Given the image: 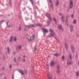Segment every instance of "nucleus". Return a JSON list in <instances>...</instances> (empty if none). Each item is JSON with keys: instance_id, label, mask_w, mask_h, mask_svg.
Wrapping results in <instances>:
<instances>
[{"instance_id": "nucleus-50", "label": "nucleus", "mask_w": 79, "mask_h": 79, "mask_svg": "<svg viewBox=\"0 0 79 79\" xmlns=\"http://www.w3.org/2000/svg\"><path fill=\"white\" fill-rule=\"evenodd\" d=\"M55 39H56L57 40V39H56V38L55 37Z\"/></svg>"}, {"instance_id": "nucleus-23", "label": "nucleus", "mask_w": 79, "mask_h": 79, "mask_svg": "<svg viewBox=\"0 0 79 79\" xmlns=\"http://www.w3.org/2000/svg\"><path fill=\"white\" fill-rule=\"evenodd\" d=\"M56 72L57 73H60V70H59V69H57Z\"/></svg>"}, {"instance_id": "nucleus-41", "label": "nucleus", "mask_w": 79, "mask_h": 79, "mask_svg": "<svg viewBox=\"0 0 79 79\" xmlns=\"http://www.w3.org/2000/svg\"><path fill=\"white\" fill-rule=\"evenodd\" d=\"M71 18H74V15H71Z\"/></svg>"}, {"instance_id": "nucleus-19", "label": "nucleus", "mask_w": 79, "mask_h": 79, "mask_svg": "<svg viewBox=\"0 0 79 79\" xmlns=\"http://www.w3.org/2000/svg\"><path fill=\"white\" fill-rule=\"evenodd\" d=\"M54 55L56 56H58L59 54H58V53H56V54H54Z\"/></svg>"}, {"instance_id": "nucleus-45", "label": "nucleus", "mask_w": 79, "mask_h": 79, "mask_svg": "<svg viewBox=\"0 0 79 79\" xmlns=\"http://www.w3.org/2000/svg\"><path fill=\"white\" fill-rule=\"evenodd\" d=\"M26 30H27L26 28H25L24 29V31H26Z\"/></svg>"}, {"instance_id": "nucleus-11", "label": "nucleus", "mask_w": 79, "mask_h": 79, "mask_svg": "<svg viewBox=\"0 0 79 79\" xmlns=\"http://www.w3.org/2000/svg\"><path fill=\"white\" fill-rule=\"evenodd\" d=\"M70 30L71 32H72L73 31V27L72 25H70Z\"/></svg>"}, {"instance_id": "nucleus-24", "label": "nucleus", "mask_w": 79, "mask_h": 79, "mask_svg": "<svg viewBox=\"0 0 79 79\" xmlns=\"http://www.w3.org/2000/svg\"><path fill=\"white\" fill-rule=\"evenodd\" d=\"M60 4H59V2H56V6H58V5H59Z\"/></svg>"}, {"instance_id": "nucleus-14", "label": "nucleus", "mask_w": 79, "mask_h": 79, "mask_svg": "<svg viewBox=\"0 0 79 79\" xmlns=\"http://www.w3.org/2000/svg\"><path fill=\"white\" fill-rule=\"evenodd\" d=\"M19 73L21 74L22 76H24V72H23V71H21L19 72Z\"/></svg>"}, {"instance_id": "nucleus-2", "label": "nucleus", "mask_w": 79, "mask_h": 79, "mask_svg": "<svg viewBox=\"0 0 79 79\" xmlns=\"http://www.w3.org/2000/svg\"><path fill=\"white\" fill-rule=\"evenodd\" d=\"M6 25L7 27H11V23L10 22V21L8 20L7 21Z\"/></svg>"}, {"instance_id": "nucleus-32", "label": "nucleus", "mask_w": 79, "mask_h": 79, "mask_svg": "<svg viewBox=\"0 0 79 79\" xmlns=\"http://www.w3.org/2000/svg\"><path fill=\"white\" fill-rule=\"evenodd\" d=\"M73 24H76V20H74L73 21Z\"/></svg>"}, {"instance_id": "nucleus-28", "label": "nucleus", "mask_w": 79, "mask_h": 79, "mask_svg": "<svg viewBox=\"0 0 79 79\" xmlns=\"http://www.w3.org/2000/svg\"><path fill=\"white\" fill-rule=\"evenodd\" d=\"M69 59H72V56L71 54L69 55Z\"/></svg>"}, {"instance_id": "nucleus-52", "label": "nucleus", "mask_w": 79, "mask_h": 79, "mask_svg": "<svg viewBox=\"0 0 79 79\" xmlns=\"http://www.w3.org/2000/svg\"><path fill=\"white\" fill-rule=\"evenodd\" d=\"M0 16H3V15H0Z\"/></svg>"}, {"instance_id": "nucleus-4", "label": "nucleus", "mask_w": 79, "mask_h": 79, "mask_svg": "<svg viewBox=\"0 0 79 79\" xmlns=\"http://www.w3.org/2000/svg\"><path fill=\"white\" fill-rule=\"evenodd\" d=\"M41 29L43 31L44 34H45V32H46L47 33L48 32V31L46 29L44 28L43 27L41 28Z\"/></svg>"}, {"instance_id": "nucleus-53", "label": "nucleus", "mask_w": 79, "mask_h": 79, "mask_svg": "<svg viewBox=\"0 0 79 79\" xmlns=\"http://www.w3.org/2000/svg\"><path fill=\"white\" fill-rule=\"evenodd\" d=\"M57 2H59L60 1V0H56Z\"/></svg>"}, {"instance_id": "nucleus-20", "label": "nucleus", "mask_w": 79, "mask_h": 79, "mask_svg": "<svg viewBox=\"0 0 79 79\" xmlns=\"http://www.w3.org/2000/svg\"><path fill=\"white\" fill-rule=\"evenodd\" d=\"M53 20L55 22L56 24V19L55 18L53 17Z\"/></svg>"}, {"instance_id": "nucleus-21", "label": "nucleus", "mask_w": 79, "mask_h": 79, "mask_svg": "<svg viewBox=\"0 0 79 79\" xmlns=\"http://www.w3.org/2000/svg\"><path fill=\"white\" fill-rule=\"evenodd\" d=\"M18 48L19 49H20L21 48H22V46H21V45H20L18 46Z\"/></svg>"}, {"instance_id": "nucleus-31", "label": "nucleus", "mask_w": 79, "mask_h": 79, "mask_svg": "<svg viewBox=\"0 0 79 79\" xmlns=\"http://www.w3.org/2000/svg\"><path fill=\"white\" fill-rule=\"evenodd\" d=\"M26 38L28 39L29 38V36L28 35V34L26 35Z\"/></svg>"}, {"instance_id": "nucleus-56", "label": "nucleus", "mask_w": 79, "mask_h": 79, "mask_svg": "<svg viewBox=\"0 0 79 79\" xmlns=\"http://www.w3.org/2000/svg\"><path fill=\"white\" fill-rule=\"evenodd\" d=\"M23 61H24H24H25V60H23Z\"/></svg>"}, {"instance_id": "nucleus-39", "label": "nucleus", "mask_w": 79, "mask_h": 79, "mask_svg": "<svg viewBox=\"0 0 79 79\" xmlns=\"http://www.w3.org/2000/svg\"><path fill=\"white\" fill-rule=\"evenodd\" d=\"M51 7H52V8H53V5L52 4H51Z\"/></svg>"}, {"instance_id": "nucleus-12", "label": "nucleus", "mask_w": 79, "mask_h": 79, "mask_svg": "<svg viewBox=\"0 0 79 79\" xmlns=\"http://www.w3.org/2000/svg\"><path fill=\"white\" fill-rule=\"evenodd\" d=\"M50 65L51 66H53L55 65V62L53 61H51L50 63Z\"/></svg>"}, {"instance_id": "nucleus-35", "label": "nucleus", "mask_w": 79, "mask_h": 79, "mask_svg": "<svg viewBox=\"0 0 79 79\" xmlns=\"http://www.w3.org/2000/svg\"><path fill=\"white\" fill-rule=\"evenodd\" d=\"M68 18H66V20L65 21L66 23H68Z\"/></svg>"}, {"instance_id": "nucleus-44", "label": "nucleus", "mask_w": 79, "mask_h": 79, "mask_svg": "<svg viewBox=\"0 0 79 79\" xmlns=\"http://www.w3.org/2000/svg\"><path fill=\"white\" fill-rule=\"evenodd\" d=\"M66 25H67V26H68V22H66Z\"/></svg>"}, {"instance_id": "nucleus-34", "label": "nucleus", "mask_w": 79, "mask_h": 79, "mask_svg": "<svg viewBox=\"0 0 79 79\" xmlns=\"http://www.w3.org/2000/svg\"><path fill=\"white\" fill-rule=\"evenodd\" d=\"M60 69V65H58L57 66V69Z\"/></svg>"}, {"instance_id": "nucleus-60", "label": "nucleus", "mask_w": 79, "mask_h": 79, "mask_svg": "<svg viewBox=\"0 0 79 79\" xmlns=\"http://www.w3.org/2000/svg\"><path fill=\"white\" fill-rule=\"evenodd\" d=\"M14 60H16V58H14Z\"/></svg>"}, {"instance_id": "nucleus-46", "label": "nucleus", "mask_w": 79, "mask_h": 79, "mask_svg": "<svg viewBox=\"0 0 79 79\" xmlns=\"http://www.w3.org/2000/svg\"><path fill=\"white\" fill-rule=\"evenodd\" d=\"M36 26H39V24L36 23Z\"/></svg>"}, {"instance_id": "nucleus-62", "label": "nucleus", "mask_w": 79, "mask_h": 79, "mask_svg": "<svg viewBox=\"0 0 79 79\" xmlns=\"http://www.w3.org/2000/svg\"><path fill=\"white\" fill-rule=\"evenodd\" d=\"M9 16H10V15H9Z\"/></svg>"}, {"instance_id": "nucleus-22", "label": "nucleus", "mask_w": 79, "mask_h": 79, "mask_svg": "<svg viewBox=\"0 0 79 79\" xmlns=\"http://www.w3.org/2000/svg\"><path fill=\"white\" fill-rule=\"evenodd\" d=\"M51 22H52V20H51V21H50V20L49 21H48V26H49V25L50 24V23H51Z\"/></svg>"}, {"instance_id": "nucleus-54", "label": "nucleus", "mask_w": 79, "mask_h": 79, "mask_svg": "<svg viewBox=\"0 0 79 79\" xmlns=\"http://www.w3.org/2000/svg\"><path fill=\"white\" fill-rule=\"evenodd\" d=\"M35 15H37V12H35Z\"/></svg>"}, {"instance_id": "nucleus-7", "label": "nucleus", "mask_w": 79, "mask_h": 79, "mask_svg": "<svg viewBox=\"0 0 79 79\" xmlns=\"http://www.w3.org/2000/svg\"><path fill=\"white\" fill-rule=\"evenodd\" d=\"M46 16L47 17V18H49V19H50V21H51V19H52V18H50V16L51 15L50 14H46Z\"/></svg>"}, {"instance_id": "nucleus-3", "label": "nucleus", "mask_w": 79, "mask_h": 79, "mask_svg": "<svg viewBox=\"0 0 79 79\" xmlns=\"http://www.w3.org/2000/svg\"><path fill=\"white\" fill-rule=\"evenodd\" d=\"M73 6V2L72 0H70V3L69 7L70 8H72Z\"/></svg>"}, {"instance_id": "nucleus-36", "label": "nucleus", "mask_w": 79, "mask_h": 79, "mask_svg": "<svg viewBox=\"0 0 79 79\" xmlns=\"http://www.w3.org/2000/svg\"><path fill=\"white\" fill-rule=\"evenodd\" d=\"M38 26L40 27H42V25H40V23H38Z\"/></svg>"}, {"instance_id": "nucleus-9", "label": "nucleus", "mask_w": 79, "mask_h": 79, "mask_svg": "<svg viewBox=\"0 0 79 79\" xmlns=\"http://www.w3.org/2000/svg\"><path fill=\"white\" fill-rule=\"evenodd\" d=\"M67 65L69 66L71 64V61L69 60H68L67 62Z\"/></svg>"}, {"instance_id": "nucleus-5", "label": "nucleus", "mask_w": 79, "mask_h": 79, "mask_svg": "<svg viewBox=\"0 0 79 79\" xmlns=\"http://www.w3.org/2000/svg\"><path fill=\"white\" fill-rule=\"evenodd\" d=\"M35 38V35H33L30 37V40L31 41H32V40H33Z\"/></svg>"}, {"instance_id": "nucleus-55", "label": "nucleus", "mask_w": 79, "mask_h": 79, "mask_svg": "<svg viewBox=\"0 0 79 79\" xmlns=\"http://www.w3.org/2000/svg\"><path fill=\"white\" fill-rule=\"evenodd\" d=\"M1 53H2V52H1V51H0V54H1Z\"/></svg>"}, {"instance_id": "nucleus-1", "label": "nucleus", "mask_w": 79, "mask_h": 79, "mask_svg": "<svg viewBox=\"0 0 79 79\" xmlns=\"http://www.w3.org/2000/svg\"><path fill=\"white\" fill-rule=\"evenodd\" d=\"M49 31L51 33L49 35V37H52L53 35H55V33L53 32V31L52 29H50Z\"/></svg>"}, {"instance_id": "nucleus-6", "label": "nucleus", "mask_w": 79, "mask_h": 79, "mask_svg": "<svg viewBox=\"0 0 79 79\" xmlns=\"http://www.w3.org/2000/svg\"><path fill=\"white\" fill-rule=\"evenodd\" d=\"M57 28L58 29H61V30H62V31H63V28H62V27L61 25H58V26Z\"/></svg>"}, {"instance_id": "nucleus-30", "label": "nucleus", "mask_w": 79, "mask_h": 79, "mask_svg": "<svg viewBox=\"0 0 79 79\" xmlns=\"http://www.w3.org/2000/svg\"><path fill=\"white\" fill-rule=\"evenodd\" d=\"M36 48H37V47H35L33 49V52H35L36 51Z\"/></svg>"}, {"instance_id": "nucleus-49", "label": "nucleus", "mask_w": 79, "mask_h": 79, "mask_svg": "<svg viewBox=\"0 0 79 79\" xmlns=\"http://www.w3.org/2000/svg\"><path fill=\"white\" fill-rule=\"evenodd\" d=\"M14 55H15V54H16V52H14Z\"/></svg>"}, {"instance_id": "nucleus-59", "label": "nucleus", "mask_w": 79, "mask_h": 79, "mask_svg": "<svg viewBox=\"0 0 79 79\" xmlns=\"http://www.w3.org/2000/svg\"><path fill=\"white\" fill-rule=\"evenodd\" d=\"M78 65H79V61H78Z\"/></svg>"}, {"instance_id": "nucleus-10", "label": "nucleus", "mask_w": 79, "mask_h": 79, "mask_svg": "<svg viewBox=\"0 0 79 79\" xmlns=\"http://www.w3.org/2000/svg\"><path fill=\"white\" fill-rule=\"evenodd\" d=\"M71 48L72 49L73 53H74V52H75V49H74V47L72 46L71 47Z\"/></svg>"}, {"instance_id": "nucleus-29", "label": "nucleus", "mask_w": 79, "mask_h": 79, "mask_svg": "<svg viewBox=\"0 0 79 79\" xmlns=\"http://www.w3.org/2000/svg\"><path fill=\"white\" fill-rule=\"evenodd\" d=\"M3 22H5V20H2L0 21V24H2V23H3Z\"/></svg>"}, {"instance_id": "nucleus-40", "label": "nucleus", "mask_w": 79, "mask_h": 79, "mask_svg": "<svg viewBox=\"0 0 79 79\" xmlns=\"http://www.w3.org/2000/svg\"><path fill=\"white\" fill-rule=\"evenodd\" d=\"M75 56H76V58H77L78 56V55L77 54V53L76 54Z\"/></svg>"}, {"instance_id": "nucleus-27", "label": "nucleus", "mask_w": 79, "mask_h": 79, "mask_svg": "<svg viewBox=\"0 0 79 79\" xmlns=\"http://www.w3.org/2000/svg\"><path fill=\"white\" fill-rule=\"evenodd\" d=\"M9 5L10 6H11V0H10Z\"/></svg>"}, {"instance_id": "nucleus-57", "label": "nucleus", "mask_w": 79, "mask_h": 79, "mask_svg": "<svg viewBox=\"0 0 79 79\" xmlns=\"http://www.w3.org/2000/svg\"><path fill=\"white\" fill-rule=\"evenodd\" d=\"M13 79H14V77L13 76Z\"/></svg>"}, {"instance_id": "nucleus-51", "label": "nucleus", "mask_w": 79, "mask_h": 79, "mask_svg": "<svg viewBox=\"0 0 79 79\" xmlns=\"http://www.w3.org/2000/svg\"><path fill=\"white\" fill-rule=\"evenodd\" d=\"M16 60H14V61H15V62H16Z\"/></svg>"}, {"instance_id": "nucleus-48", "label": "nucleus", "mask_w": 79, "mask_h": 79, "mask_svg": "<svg viewBox=\"0 0 79 79\" xmlns=\"http://www.w3.org/2000/svg\"><path fill=\"white\" fill-rule=\"evenodd\" d=\"M10 69H11V65H10Z\"/></svg>"}, {"instance_id": "nucleus-33", "label": "nucleus", "mask_w": 79, "mask_h": 79, "mask_svg": "<svg viewBox=\"0 0 79 79\" xmlns=\"http://www.w3.org/2000/svg\"><path fill=\"white\" fill-rule=\"evenodd\" d=\"M62 60H64L65 59V57H64V56H63L62 57Z\"/></svg>"}, {"instance_id": "nucleus-37", "label": "nucleus", "mask_w": 79, "mask_h": 79, "mask_svg": "<svg viewBox=\"0 0 79 79\" xmlns=\"http://www.w3.org/2000/svg\"><path fill=\"white\" fill-rule=\"evenodd\" d=\"M13 38L14 39V41H16V37H14Z\"/></svg>"}, {"instance_id": "nucleus-17", "label": "nucleus", "mask_w": 79, "mask_h": 79, "mask_svg": "<svg viewBox=\"0 0 79 79\" xmlns=\"http://www.w3.org/2000/svg\"><path fill=\"white\" fill-rule=\"evenodd\" d=\"M13 36H12L10 38V42H12V41L13 40Z\"/></svg>"}, {"instance_id": "nucleus-15", "label": "nucleus", "mask_w": 79, "mask_h": 79, "mask_svg": "<svg viewBox=\"0 0 79 79\" xmlns=\"http://www.w3.org/2000/svg\"><path fill=\"white\" fill-rule=\"evenodd\" d=\"M65 18H64V16H63L62 17V21H63V22H64L65 21V20H64V19H65Z\"/></svg>"}, {"instance_id": "nucleus-16", "label": "nucleus", "mask_w": 79, "mask_h": 79, "mask_svg": "<svg viewBox=\"0 0 79 79\" xmlns=\"http://www.w3.org/2000/svg\"><path fill=\"white\" fill-rule=\"evenodd\" d=\"M79 72H76V76L77 77H78L79 76Z\"/></svg>"}, {"instance_id": "nucleus-61", "label": "nucleus", "mask_w": 79, "mask_h": 79, "mask_svg": "<svg viewBox=\"0 0 79 79\" xmlns=\"http://www.w3.org/2000/svg\"><path fill=\"white\" fill-rule=\"evenodd\" d=\"M23 57H24H24H25V56H23Z\"/></svg>"}, {"instance_id": "nucleus-18", "label": "nucleus", "mask_w": 79, "mask_h": 79, "mask_svg": "<svg viewBox=\"0 0 79 79\" xmlns=\"http://www.w3.org/2000/svg\"><path fill=\"white\" fill-rule=\"evenodd\" d=\"M7 51L8 53H9V52H10V49L9 48V47L7 48Z\"/></svg>"}, {"instance_id": "nucleus-42", "label": "nucleus", "mask_w": 79, "mask_h": 79, "mask_svg": "<svg viewBox=\"0 0 79 79\" xmlns=\"http://www.w3.org/2000/svg\"><path fill=\"white\" fill-rule=\"evenodd\" d=\"M21 27H19V31H21Z\"/></svg>"}, {"instance_id": "nucleus-8", "label": "nucleus", "mask_w": 79, "mask_h": 79, "mask_svg": "<svg viewBox=\"0 0 79 79\" xmlns=\"http://www.w3.org/2000/svg\"><path fill=\"white\" fill-rule=\"evenodd\" d=\"M25 27H34V24H32V25H30L29 26H27V25H25Z\"/></svg>"}, {"instance_id": "nucleus-43", "label": "nucleus", "mask_w": 79, "mask_h": 79, "mask_svg": "<svg viewBox=\"0 0 79 79\" xmlns=\"http://www.w3.org/2000/svg\"><path fill=\"white\" fill-rule=\"evenodd\" d=\"M49 2H50V3H51V4H52V0H50Z\"/></svg>"}, {"instance_id": "nucleus-47", "label": "nucleus", "mask_w": 79, "mask_h": 79, "mask_svg": "<svg viewBox=\"0 0 79 79\" xmlns=\"http://www.w3.org/2000/svg\"><path fill=\"white\" fill-rule=\"evenodd\" d=\"M59 15H60V16H61V15H62L61 13H59Z\"/></svg>"}, {"instance_id": "nucleus-25", "label": "nucleus", "mask_w": 79, "mask_h": 79, "mask_svg": "<svg viewBox=\"0 0 79 79\" xmlns=\"http://www.w3.org/2000/svg\"><path fill=\"white\" fill-rule=\"evenodd\" d=\"M24 71H25V74H26V75H27V70H25Z\"/></svg>"}, {"instance_id": "nucleus-58", "label": "nucleus", "mask_w": 79, "mask_h": 79, "mask_svg": "<svg viewBox=\"0 0 79 79\" xmlns=\"http://www.w3.org/2000/svg\"><path fill=\"white\" fill-rule=\"evenodd\" d=\"M67 48V50H68V47H67V48Z\"/></svg>"}, {"instance_id": "nucleus-13", "label": "nucleus", "mask_w": 79, "mask_h": 79, "mask_svg": "<svg viewBox=\"0 0 79 79\" xmlns=\"http://www.w3.org/2000/svg\"><path fill=\"white\" fill-rule=\"evenodd\" d=\"M48 77H49V79H52V77L50 76V73H48Z\"/></svg>"}, {"instance_id": "nucleus-26", "label": "nucleus", "mask_w": 79, "mask_h": 79, "mask_svg": "<svg viewBox=\"0 0 79 79\" xmlns=\"http://www.w3.org/2000/svg\"><path fill=\"white\" fill-rule=\"evenodd\" d=\"M30 1L31 2L32 5H34V1L32 0H30Z\"/></svg>"}, {"instance_id": "nucleus-38", "label": "nucleus", "mask_w": 79, "mask_h": 79, "mask_svg": "<svg viewBox=\"0 0 79 79\" xmlns=\"http://www.w3.org/2000/svg\"><path fill=\"white\" fill-rule=\"evenodd\" d=\"M65 48H67V47H68V46H67V44H66V43L65 44Z\"/></svg>"}]
</instances>
